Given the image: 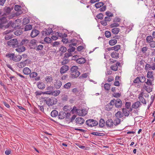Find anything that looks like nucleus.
I'll return each mask as SVG.
<instances>
[{"instance_id": "1", "label": "nucleus", "mask_w": 155, "mask_h": 155, "mask_svg": "<svg viewBox=\"0 0 155 155\" xmlns=\"http://www.w3.org/2000/svg\"><path fill=\"white\" fill-rule=\"evenodd\" d=\"M154 79H147L145 81L146 85L143 86V88L148 93H150L152 91L153 86V83Z\"/></svg>"}, {"instance_id": "2", "label": "nucleus", "mask_w": 155, "mask_h": 155, "mask_svg": "<svg viewBox=\"0 0 155 155\" xmlns=\"http://www.w3.org/2000/svg\"><path fill=\"white\" fill-rule=\"evenodd\" d=\"M78 68L76 66H74L71 69V76L73 78L78 77L80 75V73L78 70Z\"/></svg>"}, {"instance_id": "3", "label": "nucleus", "mask_w": 155, "mask_h": 155, "mask_svg": "<svg viewBox=\"0 0 155 155\" xmlns=\"http://www.w3.org/2000/svg\"><path fill=\"white\" fill-rule=\"evenodd\" d=\"M45 101L48 106H51L57 103V100L56 97H46Z\"/></svg>"}, {"instance_id": "4", "label": "nucleus", "mask_w": 155, "mask_h": 155, "mask_svg": "<svg viewBox=\"0 0 155 155\" xmlns=\"http://www.w3.org/2000/svg\"><path fill=\"white\" fill-rule=\"evenodd\" d=\"M19 42L17 39H13L8 41L7 43L10 47L15 48L19 46Z\"/></svg>"}, {"instance_id": "5", "label": "nucleus", "mask_w": 155, "mask_h": 155, "mask_svg": "<svg viewBox=\"0 0 155 155\" xmlns=\"http://www.w3.org/2000/svg\"><path fill=\"white\" fill-rule=\"evenodd\" d=\"M71 42L72 43L69 45V47H71V48L68 49V57L71 56L70 52H73L75 49V48L72 47V46H75L77 45V40L75 39H72L71 40Z\"/></svg>"}, {"instance_id": "6", "label": "nucleus", "mask_w": 155, "mask_h": 155, "mask_svg": "<svg viewBox=\"0 0 155 155\" xmlns=\"http://www.w3.org/2000/svg\"><path fill=\"white\" fill-rule=\"evenodd\" d=\"M86 124L89 127H94L98 124V122L93 119H89L86 120Z\"/></svg>"}, {"instance_id": "7", "label": "nucleus", "mask_w": 155, "mask_h": 155, "mask_svg": "<svg viewBox=\"0 0 155 155\" xmlns=\"http://www.w3.org/2000/svg\"><path fill=\"white\" fill-rule=\"evenodd\" d=\"M76 124L78 126H81L83 124L85 121L84 118L81 117H77L75 119Z\"/></svg>"}, {"instance_id": "8", "label": "nucleus", "mask_w": 155, "mask_h": 155, "mask_svg": "<svg viewBox=\"0 0 155 155\" xmlns=\"http://www.w3.org/2000/svg\"><path fill=\"white\" fill-rule=\"evenodd\" d=\"M114 105V101L111 100L110 103L108 104L105 106V110L107 111L110 110L113 108Z\"/></svg>"}, {"instance_id": "9", "label": "nucleus", "mask_w": 155, "mask_h": 155, "mask_svg": "<svg viewBox=\"0 0 155 155\" xmlns=\"http://www.w3.org/2000/svg\"><path fill=\"white\" fill-rule=\"evenodd\" d=\"M112 101H114V104H115L116 107L117 108H119L121 107L122 105V102L120 99H118L116 100H112Z\"/></svg>"}, {"instance_id": "10", "label": "nucleus", "mask_w": 155, "mask_h": 155, "mask_svg": "<svg viewBox=\"0 0 155 155\" xmlns=\"http://www.w3.org/2000/svg\"><path fill=\"white\" fill-rule=\"evenodd\" d=\"M87 111L85 109H78L77 112V114L79 116H83L87 114Z\"/></svg>"}, {"instance_id": "11", "label": "nucleus", "mask_w": 155, "mask_h": 155, "mask_svg": "<svg viewBox=\"0 0 155 155\" xmlns=\"http://www.w3.org/2000/svg\"><path fill=\"white\" fill-rule=\"evenodd\" d=\"M68 114V112H65L63 111L60 112L58 117L59 119H64V117H67V115Z\"/></svg>"}, {"instance_id": "12", "label": "nucleus", "mask_w": 155, "mask_h": 155, "mask_svg": "<svg viewBox=\"0 0 155 155\" xmlns=\"http://www.w3.org/2000/svg\"><path fill=\"white\" fill-rule=\"evenodd\" d=\"M106 126L108 127H113L114 126V123L111 119L107 120L106 123Z\"/></svg>"}, {"instance_id": "13", "label": "nucleus", "mask_w": 155, "mask_h": 155, "mask_svg": "<svg viewBox=\"0 0 155 155\" xmlns=\"http://www.w3.org/2000/svg\"><path fill=\"white\" fill-rule=\"evenodd\" d=\"M39 33V31L36 30L34 29L32 31L31 34V36L32 38H34L38 35Z\"/></svg>"}, {"instance_id": "14", "label": "nucleus", "mask_w": 155, "mask_h": 155, "mask_svg": "<svg viewBox=\"0 0 155 155\" xmlns=\"http://www.w3.org/2000/svg\"><path fill=\"white\" fill-rule=\"evenodd\" d=\"M62 85V82L60 81H56L54 83V86L56 89L60 88Z\"/></svg>"}, {"instance_id": "15", "label": "nucleus", "mask_w": 155, "mask_h": 155, "mask_svg": "<svg viewBox=\"0 0 155 155\" xmlns=\"http://www.w3.org/2000/svg\"><path fill=\"white\" fill-rule=\"evenodd\" d=\"M76 61L77 63L79 64H82L85 62L86 60L83 58H77Z\"/></svg>"}, {"instance_id": "16", "label": "nucleus", "mask_w": 155, "mask_h": 155, "mask_svg": "<svg viewBox=\"0 0 155 155\" xmlns=\"http://www.w3.org/2000/svg\"><path fill=\"white\" fill-rule=\"evenodd\" d=\"M140 105V102L139 101H137L133 104L132 106L133 108L137 109L139 107Z\"/></svg>"}, {"instance_id": "17", "label": "nucleus", "mask_w": 155, "mask_h": 155, "mask_svg": "<svg viewBox=\"0 0 155 155\" xmlns=\"http://www.w3.org/2000/svg\"><path fill=\"white\" fill-rule=\"evenodd\" d=\"M23 71L24 74L28 75L30 74L31 71L29 68L26 67L24 68Z\"/></svg>"}, {"instance_id": "18", "label": "nucleus", "mask_w": 155, "mask_h": 155, "mask_svg": "<svg viewBox=\"0 0 155 155\" xmlns=\"http://www.w3.org/2000/svg\"><path fill=\"white\" fill-rule=\"evenodd\" d=\"M68 70V66L67 65H63L61 68L60 72L61 73H64L65 72Z\"/></svg>"}, {"instance_id": "19", "label": "nucleus", "mask_w": 155, "mask_h": 155, "mask_svg": "<svg viewBox=\"0 0 155 155\" xmlns=\"http://www.w3.org/2000/svg\"><path fill=\"white\" fill-rule=\"evenodd\" d=\"M22 58L21 56L20 55H14L13 58V60L17 62L19 61Z\"/></svg>"}, {"instance_id": "20", "label": "nucleus", "mask_w": 155, "mask_h": 155, "mask_svg": "<svg viewBox=\"0 0 155 155\" xmlns=\"http://www.w3.org/2000/svg\"><path fill=\"white\" fill-rule=\"evenodd\" d=\"M55 35L56 36H58V37L64 38L66 37L67 36V35L65 34V33H62L59 32H57L55 33Z\"/></svg>"}, {"instance_id": "21", "label": "nucleus", "mask_w": 155, "mask_h": 155, "mask_svg": "<svg viewBox=\"0 0 155 155\" xmlns=\"http://www.w3.org/2000/svg\"><path fill=\"white\" fill-rule=\"evenodd\" d=\"M153 72L152 71H148L147 72V77L148 79H154L153 74Z\"/></svg>"}, {"instance_id": "22", "label": "nucleus", "mask_w": 155, "mask_h": 155, "mask_svg": "<svg viewBox=\"0 0 155 155\" xmlns=\"http://www.w3.org/2000/svg\"><path fill=\"white\" fill-rule=\"evenodd\" d=\"M29 42V40L28 39L23 40L21 42H19V46H21L23 45H26Z\"/></svg>"}, {"instance_id": "23", "label": "nucleus", "mask_w": 155, "mask_h": 155, "mask_svg": "<svg viewBox=\"0 0 155 155\" xmlns=\"http://www.w3.org/2000/svg\"><path fill=\"white\" fill-rule=\"evenodd\" d=\"M37 86L38 88L40 89H44L45 87V84L42 82H38Z\"/></svg>"}, {"instance_id": "24", "label": "nucleus", "mask_w": 155, "mask_h": 155, "mask_svg": "<svg viewBox=\"0 0 155 155\" xmlns=\"http://www.w3.org/2000/svg\"><path fill=\"white\" fill-rule=\"evenodd\" d=\"M21 6L19 5H16L15 6V10L16 11H18V12L19 14H21L22 12L21 10Z\"/></svg>"}, {"instance_id": "25", "label": "nucleus", "mask_w": 155, "mask_h": 155, "mask_svg": "<svg viewBox=\"0 0 155 155\" xmlns=\"http://www.w3.org/2000/svg\"><path fill=\"white\" fill-rule=\"evenodd\" d=\"M45 81L47 83H50L53 81V79L51 76H47L45 78Z\"/></svg>"}, {"instance_id": "26", "label": "nucleus", "mask_w": 155, "mask_h": 155, "mask_svg": "<svg viewBox=\"0 0 155 155\" xmlns=\"http://www.w3.org/2000/svg\"><path fill=\"white\" fill-rule=\"evenodd\" d=\"M26 65L25 62H21L18 63L17 64V66L19 68H21L24 67Z\"/></svg>"}, {"instance_id": "27", "label": "nucleus", "mask_w": 155, "mask_h": 155, "mask_svg": "<svg viewBox=\"0 0 155 155\" xmlns=\"http://www.w3.org/2000/svg\"><path fill=\"white\" fill-rule=\"evenodd\" d=\"M7 21V18L5 17H2L0 18V22L3 25L5 24Z\"/></svg>"}, {"instance_id": "28", "label": "nucleus", "mask_w": 155, "mask_h": 155, "mask_svg": "<svg viewBox=\"0 0 155 155\" xmlns=\"http://www.w3.org/2000/svg\"><path fill=\"white\" fill-rule=\"evenodd\" d=\"M118 53L116 51H114L112 52L111 54V57L114 58H118Z\"/></svg>"}, {"instance_id": "29", "label": "nucleus", "mask_w": 155, "mask_h": 155, "mask_svg": "<svg viewBox=\"0 0 155 155\" xmlns=\"http://www.w3.org/2000/svg\"><path fill=\"white\" fill-rule=\"evenodd\" d=\"M25 47L24 46L20 47L16 49V51L18 52H21L25 50Z\"/></svg>"}, {"instance_id": "30", "label": "nucleus", "mask_w": 155, "mask_h": 155, "mask_svg": "<svg viewBox=\"0 0 155 155\" xmlns=\"http://www.w3.org/2000/svg\"><path fill=\"white\" fill-rule=\"evenodd\" d=\"M58 114V112L56 110H53L51 113V115L52 117H55Z\"/></svg>"}, {"instance_id": "31", "label": "nucleus", "mask_w": 155, "mask_h": 155, "mask_svg": "<svg viewBox=\"0 0 155 155\" xmlns=\"http://www.w3.org/2000/svg\"><path fill=\"white\" fill-rule=\"evenodd\" d=\"M120 30L118 28H114L112 29V32L114 34H116L119 32Z\"/></svg>"}, {"instance_id": "32", "label": "nucleus", "mask_w": 155, "mask_h": 155, "mask_svg": "<svg viewBox=\"0 0 155 155\" xmlns=\"http://www.w3.org/2000/svg\"><path fill=\"white\" fill-rule=\"evenodd\" d=\"M104 5V4L103 2H100L96 3L95 4V6L97 8H99L103 6Z\"/></svg>"}, {"instance_id": "33", "label": "nucleus", "mask_w": 155, "mask_h": 155, "mask_svg": "<svg viewBox=\"0 0 155 155\" xmlns=\"http://www.w3.org/2000/svg\"><path fill=\"white\" fill-rule=\"evenodd\" d=\"M115 116L118 118H121L123 116V114L121 111H118L115 114Z\"/></svg>"}, {"instance_id": "34", "label": "nucleus", "mask_w": 155, "mask_h": 155, "mask_svg": "<svg viewBox=\"0 0 155 155\" xmlns=\"http://www.w3.org/2000/svg\"><path fill=\"white\" fill-rule=\"evenodd\" d=\"M120 122V119L119 118H117L114 121V126H116L118 125Z\"/></svg>"}, {"instance_id": "35", "label": "nucleus", "mask_w": 155, "mask_h": 155, "mask_svg": "<svg viewBox=\"0 0 155 155\" xmlns=\"http://www.w3.org/2000/svg\"><path fill=\"white\" fill-rule=\"evenodd\" d=\"M117 42V40L116 39H111L109 41V44L111 46L116 44Z\"/></svg>"}, {"instance_id": "36", "label": "nucleus", "mask_w": 155, "mask_h": 155, "mask_svg": "<svg viewBox=\"0 0 155 155\" xmlns=\"http://www.w3.org/2000/svg\"><path fill=\"white\" fill-rule=\"evenodd\" d=\"M38 74L37 73L34 72L31 73V72L29 74L30 78H34L37 76Z\"/></svg>"}, {"instance_id": "37", "label": "nucleus", "mask_w": 155, "mask_h": 155, "mask_svg": "<svg viewBox=\"0 0 155 155\" xmlns=\"http://www.w3.org/2000/svg\"><path fill=\"white\" fill-rule=\"evenodd\" d=\"M99 125L100 127H103L104 126L105 121L103 119H101L100 120Z\"/></svg>"}, {"instance_id": "38", "label": "nucleus", "mask_w": 155, "mask_h": 155, "mask_svg": "<svg viewBox=\"0 0 155 155\" xmlns=\"http://www.w3.org/2000/svg\"><path fill=\"white\" fill-rule=\"evenodd\" d=\"M123 114L125 116H128L129 115L130 112L128 110L125 109H123Z\"/></svg>"}, {"instance_id": "39", "label": "nucleus", "mask_w": 155, "mask_h": 155, "mask_svg": "<svg viewBox=\"0 0 155 155\" xmlns=\"http://www.w3.org/2000/svg\"><path fill=\"white\" fill-rule=\"evenodd\" d=\"M23 32L21 30L19 29L15 31L14 32L15 35L18 36L20 35Z\"/></svg>"}, {"instance_id": "40", "label": "nucleus", "mask_w": 155, "mask_h": 155, "mask_svg": "<svg viewBox=\"0 0 155 155\" xmlns=\"http://www.w3.org/2000/svg\"><path fill=\"white\" fill-rule=\"evenodd\" d=\"M60 92V91L59 90H56L54 92H52V95L54 96H57L59 95Z\"/></svg>"}, {"instance_id": "41", "label": "nucleus", "mask_w": 155, "mask_h": 155, "mask_svg": "<svg viewBox=\"0 0 155 155\" xmlns=\"http://www.w3.org/2000/svg\"><path fill=\"white\" fill-rule=\"evenodd\" d=\"M32 28V25H27L25 26V30L27 31L31 29Z\"/></svg>"}, {"instance_id": "42", "label": "nucleus", "mask_w": 155, "mask_h": 155, "mask_svg": "<svg viewBox=\"0 0 155 155\" xmlns=\"http://www.w3.org/2000/svg\"><path fill=\"white\" fill-rule=\"evenodd\" d=\"M146 40L147 42L150 43L153 41V38L151 36H148L147 37Z\"/></svg>"}, {"instance_id": "43", "label": "nucleus", "mask_w": 155, "mask_h": 155, "mask_svg": "<svg viewBox=\"0 0 155 155\" xmlns=\"http://www.w3.org/2000/svg\"><path fill=\"white\" fill-rule=\"evenodd\" d=\"M53 31L51 28H49L48 29H46L45 31V34L48 35L52 32Z\"/></svg>"}, {"instance_id": "44", "label": "nucleus", "mask_w": 155, "mask_h": 155, "mask_svg": "<svg viewBox=\"0 0 155 155\" xmlns=\"http://www.w3.org/2000/svg\"><path fill=\"white\" fill-rule=\"evenodd\" d=\"M110 85L108 83H106L104 84V88L106 91H109L110 88Z\"/></svg>"}, {"instance_id": "45", "label": "nucleus", "mask_w": 155, "mask_h": 155, "mask_svg": "<svg viewBox=\"0 0 155 155\" xmlns=\"http://www.w3.org/2000/svg\"><path fill=\"white\" fill-rule=\"evenodd\" d=\"M78 110L77 109L76 107L74 106L73 109L71 110L70 113L72 114L76 113L77 114Z\"/></svg>"}, {"instance_id": "46", "label": "nucleus", "mask_w": 155, "mask_h": 155, "mask_svg": "<svg viewBox=\"0 0 155 155\" xmlns=\"http://www.w3.org/2000/svg\"><path fill=\"white\" fill-rule=\"evenodd\" d=\"M29 22V20L28 18H26L23 19L22 21L23 25H25Z\"/></svg>"}, {"instance_id": "47", "label": "nucleus", "mask_w": 155, "mask_h": 155, "mask_svg": "<svg viewBox=\"0 0 155 155\" xmlns=\"http://www.w3.org/2000/svg\"><path fill=\"white\" fill-rule=\"evenodd\" d=\"M14 54H7L6 56L9 58L13 60V58L14 57Z\"/></svg>"}, {"instance_id": "48", "label": "nucleus", "mask_w": 155, "mask_h": 155, "mask_svg": "<svg viewBox=\"0 0 155 155\" xmlns=\"http://www.w3.org/2000/svg\"><path fill=\"white\" fill-rule=\"evenodd\" d=\"M139 79L140 80V82L141 83L145 82L146 81V78L143 76H142L139 77Z\"/></svg>"}, {"instance_id": "49", "label": "nucleus", "mask_w": 155, "mask_h": 155, "mask_svg": "<svg viewBox=\"0 0 155 155\" xmlns=\"http://www.w3.org/2000/svg\"><path fill=\"white\" fill-rule=\"evenodd\" d=\"M111 69L114 71H116L117 69V64H114L111 67Z\"/></svg>"}, {"instance_id": "50", "label": "nucleus", "mask_w": 155, "mask_h": 155, "mask_svg": "<svg viewBox=\"0 0 155 155\" xmlns=\"http://www.w3.org/2000/svg\"><path fill=\"white\" fill-rule=\"evenodd\" d=\"M9 26V25H4L3 24L1 23V22H0V28H2V29H5V28H8Z\"/></svg>"}, {"instance_id": "51", "label": "nucleus", "mask_w": 155, "mask_h": 155, "mask_svg": "<svg viewBox=\"0 0 155 155\" xmlns=\"http://www.w3.org/2000/svg\"><path fill=\"white\" fill-rule=\"evenodd\" d=\"M105 35L106 37L107 38H109L111 36V33L110 32L108 31H105Z\"/></svg>"}, {"instance_id": "52", "label": "nucleus", "mask_w": 155, "mask_h": 155, "mask_svg": "<svg viewBox=\"0 0 155 155\" xmlns=\"http://www.w3.org/2000/svg\"><path fill=\"white\" fill-rule=\"evenodd\" d=\"M60 50L62 53H64L66 51L67 48L66 47L62 46L60 48Z\"/></svg>"}, {"instance_id": "53", "label": "nucleus", "mask_w": 155, "mask_h": 155, "mask_svg": "<svg viewBox=\"0 0 155 155\" xmlns=\"http://www.w3.org/2000/svg\"><path fill=\"white\" fill-rule=\"evenodd\" d=\"M44 40L45 41L48 43L51 42V39L49 37H46L44 38Z\"/></svg>"}, {"instance_id": "54", "label": "nucleus", "mask_w": 155, "mask_h": 155, "mask_svg": "<svg viewBox=\"0 0 155 155\" xmlns=\"http://www.w3.org/2000/svg\"><path fill=\"white\" fill-rule=\"evenodd\" d=\"M96 17L98 19H102L103 18V15L102 13H100L96 16Z\"/></svg>"}, {"instance_id": "55", "label": "nucleus", "mask_w": 155, "mask_h": 155, "mask_svg": "<svg viewBox=\"0 0 155 155\" xmlns=\"http://www.w3.org/2000/svg\"><path fill=\"white\" fill-rule=\"evenodd\" d=\"M140 98V101L143 104H146V100L144 98V97H139Z\"/></svg>"}, {"instance_id": "56", "label": "nucleus", "mask_w": 155, "mask_h": 155, "mask_svg": "<svg viewBox=\"0 0 155 155\" xmlns=\"http://www.w3.org/2000/svg\"><path fill=\"white\" fill-rule=\"evenodd\" d=\"M114 50L115 51H117L120 48V46L119 45H117L114 47Z\"/></svg>"}, {"instance_id": "57", "label": "nucleus", "mask_w": 155, "mask_h": 155, "mask_svg": "<svg viewBox=\"0 0 155 155\" xmlns=\"http://www.w3.org/2000/svg\"><path fill=\"white\" fill-rule=\"evenodd\" d=\"M145 68L146 70H150L151 68V66L149 64H147L145 65Z\"/></svg>"}, {"instance_id": "58", "label": "nucleus", "mask_w": 155, "mask_h": 155, "mask_svg": "<svg viewBox=\"0 0 155 155\" xmlns=\"http://www.w3.org/2000/svg\"><path fill=\"white\" fill-rule=\"evenodd\" d=\"M106 14L108 17H112L113 16V14L109 11H107L106 12Z\"/></svg>"}, {"instance_id": "59", "label": "nucleus", "mask_w": 155, "mask_h": 155, "mask_svg": "<svg viewBox=\"0 0 155 155\" xmlns=\"http://www.w3.org/2000/svg\"><path fill=\"white\" fill-rule=\"evenodd\" d=\"M119 26V25L117 23H114L112 24H111L110 25V26L111 28H114V27H117Z\"/></svg>"}, {"instance_id": "60", "label": "nucleus", "mask_w": 155, "mask_h": 155, "mask_svg": "<svg viewBox=\"0 0 155 155\" xmlns=\"http://www.w3.org/2000/svg\"><path fill=\"white\" fill-rule=\"evenodd\" d=\"M131 104V103L130 102H126L125 104V107L127 109H128L130 107Z\"/></svg>"}, {"instance_id": "61", "label": "nucleus", "mask_w": 155, "mask_h": 155, "mask_svg": "<svg viewBox=\"0 0 155 155\" xmlns=\"http://www.w3.org/2000/svg\"><path fill=\"white\" fill-rule=\"evenodd\" d=\"M43 48V46L42 45H39L37 48L36 50L38 51L41 50Z\"/></svg>"}, {"instance_id": "62", "label": "nucleus", "mask_w": 155, "mask_h": 155, "mask_svg": "<svg viewBox=\"0 0 155 155\" xmlns=\"http://www.w3.org/2000/svg\"><path fill=\"white\" fill-rule=\"evenodd\" d=\"M114 97H120L121 96V93H114L113 94Z\"/></svg>"}, {"instance_id": "63", "label": "nucleus", "mask_w": 155, "mask_h": 155, "mask_svg": "<svg viewBox=\"0 0 155 155\" xmlns=\"http://www.w3.org/2000/svg\"><path fill=\"white\" fill-rule=\"evenodd\" d=\"M140 82L139 77H137L134 81V82L135 83H139Z\"/></svg>"}, {"instance_id": "64", "label": "nucleus", "mask_w": 155, "mask_h": 155, "mask_svg": "<svg viewBox=\"0 0 155 155\" xmlns=\"http://www.w3.org/2000/svg\"><path fill=\"white\" fill-rule=\"evenodd\" d=\"M150 43V45L151 47L153 48L155 47V42L154 41H153Z\"/></svg>"}]
</instances>
